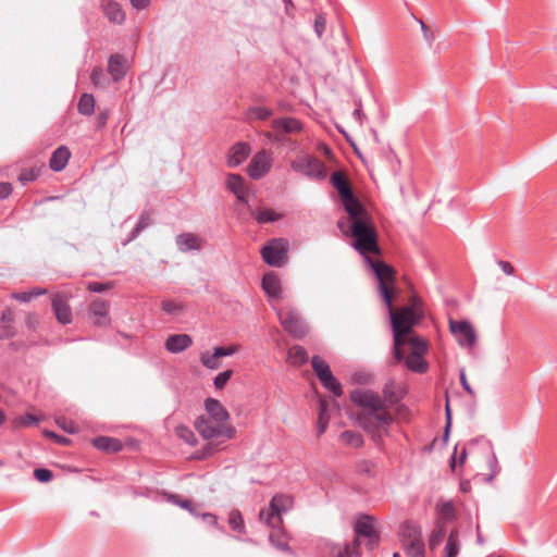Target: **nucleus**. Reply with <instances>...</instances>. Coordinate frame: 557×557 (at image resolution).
I'll use <instances>...</instances> for the list:
<instances>
[{
  "mask_svg": "<svg viewBox=\"0 0 557 557\" xmlns=\"http://www.w3.org/2000/svg\"><path fill=\"white\" fill-rule=\"evenodd\" d=\"M339 440L344 445L352 448H360L364 444V440L361 433L352 430H346L342 432Z\"/></svg>",
  "mask_w": 557,
  "mask_h": 557,
  "instance_id": "obj_32",
  "label": "nucleus"
},
{
  "mask_svg": "<svg viewBox=\"0 0 557 557\" xmlns=\"http://www.w3.org/2000/svg\"><path fill=\"white\" fill-rule=\"evenodd\" d=\"M366 261L371 265L377 282L381 296L386 306H391L394 297V289L391 286L394 282V269L383 261H374L369 256L364 258Z\"/></svg>",
  "mask_w": 557,
  "mask_h": 557,
  "instance_id": "obj_5",
  "label": "nucleus"
},
{
  "mask_svg": "<svg viewBox=\"0 0 557 557\" xmlns=\"http://www.w3.org/2000/svg\"><path fill=\"white\" fill-rule=\"evenodd\" d=\"M269 540L273 546H275L280 550H288V542L286 540V534L284 530L282 529V525L271 530Z\"/></svg>",
  "mask_w": 557,
  "mask_h": 557,
  "instance_id": "obj_35",
  "label": "nucleus"
},
{
  "mask_svg": "<svg viewBox=\"0 0 557 557\" xmlns=\"http://www.w3.org/2000/svg\"><path fill=\"white\" fill-rule=\"evenodd\" d=\"M113 287V283H101V282H89L87 285V289L92 293H102L111 289Z\"/></svg>",
  "mask_w": 557,
  "mask_h": 557,
  "instance_id": "obj_61",
  "label": "nucleus"
},
{
  "mask_svg": "<svg viewBox=\"0 0 557 557\" xmlns=\"http://www.w3.org/2000/svg\"><path fill=\"white\" fill-rule=\"evenodd\" d=\"M150 222H151L150 213L147 211L141 212L136 226L133 228V231L129 234L128 240L135 239L146 227L149 226Z\"/></svg>",
  "mask_w": 557,
  "mask_h": 557,
  "instance_id": "obj_45",
  "label": "nucleus"
},
{
  "mask_svg": "<svg viewBox=\"0 0 557 557\" xmlns=\"http://www.w3.org/2000/svg\"><path fill=\"white\" fill-rule=\"evenodd\" d=\"M259 519L264 522L271 530H274L283 524L282 515L277 512V509L271 508V505L267 508H262L259 512Z\"/></svg>",
  "mask_w": 557,
  "mask_h": 557,
  "instance_id": "obj_29",
  "label": "nucleus"
},
{
  "mask_svg": "<svg viewBox=\"0 0 557 557\" xmlns=\"http://www.w3.org/2000/svg\"><path fill=\"white\" fill-rule=\"evenodd\" d=\"M260 252L267 264L281 268L287 259L288 240L285 238H272L262 247Z\"/></svg>",
  "mask_w": 557,
  "mask_h": 557,
  "instance_id": "obj_8",
  "label": "nucleus"
},
{
  "mask_svg": "<svg viewBox=\"0 0 557 557\" xmlns=\"http://www.w3.org/2000/svg\"><path fill=\"white\" fill-rule=\"evenodd\" d=\"M394 385L393 383L385 384L383 388V395L385 400H387L391 405H394L399 401V398L396 396V394L393 391Z\"/></svg>",
  "mask_w": 557,
  "mask_h": 557,
  "instance_id": "obj_62",
  "label": "nucleus"
},
{
  "mask_svg": "<svg viewBox=\"0 0 557 557\" xmlns=\"http://www.w3.org/2000/svg\"><path fill=\"white\" fill-rule=\"evenodd\" d=\"M205 240L194 233H182L176 237V245L180 251L200 250Z\"/></svg>",
  "mask_w": 557,
  "mask_h": 557,
  "instance_id": "obj_18",
  "label": "nucleus"
},
{
  "mask_svg": "<svg viewBox=\"0 0 557 557\" xmlns=\"http://www.w3.org/2000/svg\"><path fill=\"white\" fill-rule=\"evenodd\" d=\"M446 522L443 519H436L434 528L429 537V547L434 550L443 542L446 535Z\"/></svg>",
  "mask_w": 557,
  "mask_h": 557,
  "instance_id": "obj_30",
  "label": "nucleus"
},
{
  "mask_svg": "<svg viewBox=\"0 0 557 557\" xmlns=\"http://www.w3.org/2000/svg\"><path fill=\"white\" fill-rule=\"evenodd\" d=\"M195 429L205 440L219 437L233 438L236 433L234 426L216 423L215 421L213 422L211 419L203 416L195 421Z\"/></svg>",
  "mask_w": 557,
  "mask_h": 557,
  "instance_id": "obj_7",
  "label": "nucleus"
},
{
  "mask_svg": "<svg viewBox=\"0 0 557 557\" xmlns=\"http://www.w3.org/2000/svg\"><path fill=\"white\" fill-rule=\"evenodd\" d=\"M219 450L220 447L218 444L207 443L201 449L194 453L193 458L197 460H203L213 456Z\"/></svg>",
  "mask_w": 557,
  "mask_h": 557,
  "instance_id": "obj_49",
  "label": "nucleus"
},
{
  "mask_svg": "<svg viewBox=\"0 0 557 557\" xmlns=\"http://www.w3.org/2000/svg\"><path fill=\"white\" fill-rule=\"evenodd\" d=\"M399 362H404L408 370L423 374L428 371L429 364L424 359V356L419 354H409L408 356L404 355V359Z\"/></svg>",
  "mask_w": 557,
  "mask_h": 557,
  "instance_id": "obj_28",
  "label": "nucleus"
},
{
  "mask_svg": "<svg viewBox=\"0 0 557 557\" xmlns=\"http://www.w3.org/2000/svg\"><path fill=\"white\" fill-rule=\"evenodd\" d=\"M314 32L321 38L326 29V17L323 13H319L314 18Z\"/></svg>",
  "mask_w": 557,
  "mask_h": 557,
  "instance_id": "obj_56",
  "label": "nucleus"
},
{
  "mask_svg": "<svg viewBox=\"0 0 557 557\" xmlns=\"http://www.w3.org/2000/svg\"><path fill=\"white\" fill-rule=\"evenodd\" d=\"M262 289L269 297L278 298L282 294L281 281L274 272L262 276Z\"/></svg>",
  "mask_w": 557,
  "mask_h": 557,
  "instance_id": "obj_24",
  "label": "nucleus"
},
{
  "mask_svg": "<svg viewBox=\"0 0 557 557\" xmlns=\"http://www.w3.org/2000/svg\"><path fill=\"white\" fill-rule=\"evenodd\" d=\"M40 174V170L37 168H27L21 171L18 175V181L25 185L27 183L34 182L38 178Z\"/></svg>",
  "mask_w": 557,
  "mask_h": 557,
  "instance_id": "obj_51",
  "label": "nucleus"
},
{
  "mask_svg": "<svg viewBox=\"0 0 557 557\" xmlns=\"http://www.w3.org/2000/svg\"><path fill=\"white\" fill-rule=\"evenodd\" d=\"M288 360L293 366H304L308 361V354L300 345H295L288 350Z\"/></svg>",
  "mask_w": 557,
  "mask_h": 557,
  "instance_id": "obj_34",
  "label": "nucleus"
},
{
  "mask_svg": "<svg viewBox=\"0 0 557 557\" xmlns=\"http://www.w3.org/2000/svg\"><path fill=\"white\" fill-rule=\"evenodd\" d=\"M169 500H170L171 503H173V504H175V505H177V506H180V507L184 508V509H187L190 513L196 515V510H195V507H194V505H193L191 500H189V499H183V498H181V496H180V495H177V494H171V495L169 496Z\"/></svg>",
  "mask_w": 557,
  "mask_h": 557,
  "instance_id": "obj_53",
  "label": "nucleus"
},
{
  "mask_svg": "<svg viewBox=\"0 0 557 557\" xmlns=\"http://www.w3.org/2000/svg\"><path fill=\"white\" fill-rule=\"evenodd\" d=\"M403 548L408 557H425L424 541L406 544Z\"/></svg>",
  "mask_w": 557,
  "mask_h": 557,
  "instance_id": "obj_47",
  "label": "nucleus"
},
{
  "mask_svg": "<svg viewBox=\"0 0 557 557\" xmlns=\"http://www.w3.org/2000/svg\"><path fill=\"white\" fill-rule=\"evenodd\" d=\"M330 182L332 186L337 190L341 199L354 194L351 183L345 173L341 171L333 172Z\"/></svg>",
  "mask_w": 557,
  "mask_h": 557,
  "instance_id": "obj_21",
  "label": "nucleus"
},
{
  "mask_svg": "<svg viewBox=\"0 0 557 557\" xmlns=\"http://www.w3.org/2000/svg\"><path fill=\"white\" fill-rule=\"evenodd\" d=\"M100 10L103 16L112 24L122 25L126 20V13L115 0H101Z\"/></svg>",
  "mask_w": 557,
  "mask_h": 557,
  "instance_id": "obj_14",
  "label": "nucleus"
},
{
  "mask_svg": "<svg viewBox=\"0 0 557 557\" xmlns=\"http://www.w3.org/2000/svg\"><path fill=\"white\" fill-rule=\"evenodd\" d=\"M51 306L59 323L66 325L73 320L72 308L63 294H54L51 298Z\"/></svg>",
  "mask_w": 557,
  "mask_h": 557,
  "instance_id": "obj_13",
  "label": "nucleus"
},
{
  "mask_svg": "<svg viewBox=\"0 0 557 557\" xmlns=\"http://www.w3.org/2000/svg\"><path fill=\"white\" fill-rule=\"evenodd\" d=\"M411 347L410 354H419L421 356H424L428 351V343L425 339H423L420 336L416 335H407V344Z\"/></svg>",
  "mask_w": 557,
  "mask_h": 557,
  "instance_id": "obj_40",
  "label": "nucleus"
},
{
  "mask_svg": "<svg viewBox=\"0 0 557 557\" xmlns=\"http://www.w3.org/2000/svg\"><path fill=\"white\" fill-rule=\"evenodd\" d=\"M70 158V149L66 146H60L52 152L51 158L49 160V166L52 171L60 172L63 169H65Z\"/></svg>",
  "mask_w": 557,
  "mask_h": 557,
  "instance_id": "obj_22",
  "label": "nucleus"
},
{
  "mask_svg": "<svg viewBox=\"0 0 557 557\" xmlns=\"http://www.w3.org/2000/svg\"><path fill=\"white\" fill-rule=\"evenodd\" d=\"M271 152L262 149L257 152L247 166V174L252 180H260L269 173L272 166Z\"/></svg>",
  "mask_w": 557,
  "mask_h": 557,
  "instance_id": "obj_10",
  "label": "nucleus"
},
{
  "mask_svg": "<svg viewBox=\"0 0 557 557\" xmlns=\"http://www.w3.org/2000/svg\"><path fill=\"white\" fill-rule=\"evenodd\" d=\"M460 547L459 531L457 529H453L448 534L445 545V557H457L460 552Z\"/></svg>",
  "mask_w": 557,
  "mask_h": 557,
  "instance_id": "obj_33",
  "label": "nucleus"
},
{
  "mask_svg": "<svg viewBox=\"0 0 557 557\" xmlns=\"http://www.w3.org/2000/svg\"><path fill=\"white\" fill-rule=\"evenodd\" d=\"M39 422V418L33 413H25L16 419V423L21 426H30Z\"/></svg>",
  "mask_w": 557,
  "mask_h": 557,
  "instance_id": "obj_60",
  "label": "nucleus"
},
{
  "mask_svg": "<svg viewBox=\"0 0 557 557\" xmlns=\"http://www.w3.org/2000/svg\"><path fill=\"white\" fill-rule=\"evenodd\" d=\"M289 502V497L285 495H274L270 502L271 508L277 509V512L282 515L286 511V505Z\"/></svg>",
  "mask_w": 557,
  "mask_h": 557,
  "instance_id": "obj_52",
  "label": "nucleus"
},
{
  "mask_svg": "<svg viewBox=\"0 0 557 557\" xmlns=\"http://www.w3.org/2000/svg\"><path fill=\"white\" fill-rule=\"evenodd\" d=\"M34 476L41 483H47L52 480L53 473L47 468H37L34 470Z\"/></svg>",
  "mask_w": 557,
  "mask_h": 557,
  "instance_id": "obj_59",
  "label": "nucleus"
},
{
  "mask_svg": "<svg viewBox=\"0 0 557 557\" xmlns=\"http://www.w3.org/2000/svg\"><path fill=\"white\" fill-rule=\"evenodd\" d=\"M88 315L96 326L109 325V304L100 298L92 300L88 306Z\"/></svg>",
  "mask_w": 557,
  "mask_h": 557,
  "instance_id": "obj_11",
  "label": "nucleus"
},
{
  "mask_svg": "<svg viewBox=\"0 0 557 557\" xmlns=\"http://www.w3.org/2000/svg\"><path fill=\"white\" fill-rule=\"evenodd\" d=\"M450 332L455 335L460 336L459 343L462 346H473L476 342V335L474 329L468 321H455L449 322Z\"/></svg>",
  "mask_w": 557,
  "mask_h": 557,
  "instance_id": "obj_12",
  "label": "nucleus"
},
{
  "mask_svg": "<svg viewBox=\"0 0 557 557\" xmlns=\"http://www.w3.org/2000/svg\"><path fill=\"white\" fill-rule=\"evenodd\" d=\"M77 110L81 114L89 116L95 111V98L91 94H83L77 103Z\"/></svg>",
  "mask_w": 557,
  "mask_h": 557,
  "instance_id": "obj_38",
  "label": "nucleus"
},
{
  "mask_svg": "<svg viewBox=\"0 0 557 557\" xmlns=\"http://www.w3.org/2000/svg\"><path fill=\"white\" fill-rule=\"evenodd\" d=\"M48 290L42 287H34L29 290L17 292L12 294V298L21 302H29L32 299L46 295Z\"/></svg>",
  "mask_w": 557,
  "mask_h": 557,
  "instance_id": "obj_39",
  "label": "nucleus"
},
{
  "mask_svg": "<svg viewBox=\"0 0 557 557\" xmlns=\"http://www.w3.org/2000/svg\"><path fill=\"white\" fill-rule=\"evenodd\" d=\"M175 434L177 435L178 438H181L190 446H195L197 444V437L194 431L185 424L177 425L175 428Z\"/></svg>",
  "mask_w": 557,
  "mask_h": 557,
  "instance_id": "obj_42",
  "label": "nucleus"
},
{
  "mask_svg": "<svg viewBox=\"0 0 557 557\" xmlns=\"http://www.w3.org/2000/svg\"><path fill=\"white\" fill-rule=\"evenodd\" d=\"M356 537L352 542L354 553L360 556L359 546L361 539H364L366 546L369 550L375 549L380 544V534L374 528V519L371 516L364 515L359 518L354 524Z\"/></svg>",
  "mask_w": 557,
  "mask_h": 557,
  "instance_id": "obj_4",
  "label": "nucleus"
},
{
  "mask_svg": "<svg viewBox=\"0 0 557 557\" xmlns=\"http://www.w3.org/2000/svg\"><path fill=\"white\" fill-rule=\"evenodd\" d=\"M349 398L354 405L363 410L358 416V422L364 430L386 429L392 423V414L377 393L371 389L356 388L350 393Z\"/></svg>",
  "mask_w": 557,
  "mask_h": 557,
  "instance_id": "obj_1",
  "label": "nucleus"
},
{
  "mask_svg": "<svg viewBox=\"0 0 557 557\" xmlns=\"http://www.w3.org/2000/svg\"><path fill=\"white\" fill-rule=\"evenodd\" d=\"M91 443L95 448L106 453H117L123 448L120 440L110 436H97Z\"/></svg>",
  "mask_w": 557,
  "mask_h": 557,
  "instance_id": "obj_27",
  "label": "nucleus"
},
{
  "mask_svg": "<svg viewBox=\"0 0 557 557\" xmlns=\"http://www.w3.org/2000/svg\"><path fill=\"white\" fill-rule=\"evenodd\" d=\"M161 308L168 314H175L184 309L182 302H177L171 299L163 300L161 302Z\"/></svg>",
  "mask_w": 557,
  "mask_h": 557,
  "instance_id": "obj_54",
  "label": "nucleus"
},
{
  "mask_svg": "<svg viewBox=\"0 0 557 557\" xmlns=\"http://www.w3.org/2000/svg\"><path fill=\"white\" fill-rule=\"evenodd\" d=\"M108 72L114 82H119L126 75V66L124 57L121 54H112L108 61Z\"/></svg>",
  "mask_w": 557,
  "mask_h": 557,
  "instance_id": "obj_25",
  "label": "nucleus"
},
{
  "mask_svg": "<svg viewBox=\"0 0 557 557\" xmlns=\"http://www.w3.org/2000/svg\"><path fill=\"white\" fill-rule=\"evenodd\" d=\"M277 318L283 330L293 338L301 339L309 332L308 325L300 313L292 307L277 310Z\"/></svg>",
  "mask_w": 557,
  "mask_h": 557,
  "instance_id": "obj_6",
  "label": "nucleus"
},
{
  "mask_svg": "<svg viewBox=\"0 0 557 557\" xmlns=\"http://www.w3.org/2000/svg\"><path fill=\"white\" fill-rule=\"evenodd\" d=\"M272 128L283 131L285 134H294L302 129V124L295 117H278L273 120Z\"/></svg>",
  "mask_w": 557,
  "mask_h": 557,
  "instance_id": "obj_26",
  "label": "nucleus"
},
{
  "mask_svg": "<svg viewBox=\"0 0 557 557\" xmlns=\"http://www.w3.org/2000/svg\"><path fill=\"white\" fill-rule=\"evenodd\" d=\"M226 186L228 190L234 195L242 194L243 191L247 190L244 177L235 173L227 175Z\"/></svg>",
  "mask_w": 557,
  "mask_h": 557,
  "instance_id": "obj_36",
  "label": "nucleus"
},
{
  "mask_svg": "<svg viewBox=\"0 0 557 557\" xmlns=\"http://www.w3.org/2000/svg\"><path fill=\"white\" fill-rule=\"evenodd\" d=\"M387 308L394 333V358L396 361H400L404 359L403 348L407 344V335H410L412 333V327L419 324L422 318V312L416 300L410 305L403 306L397 309L393 307L392 301L391 306H387Z\"/></svg>",
  "mask_w": 557,
  "mask_h": 557,
  "instance_id": "obj_2",
  "label": "nucleus"
},
{
  "mask_svg": "<svg viewBox=\"0 0 557 557\" xmlns=\"http://www.w3.org/2000/svg\"><path fill=\"white\" fill-rule=\"evenodd\" d=\"M273 115V110L267 107H251L248 110V117L259 121H267Z\"/></svg>",
  "mask_w": 557,
  "mask_h": 557,
  "instance_id": "obj_46",
  "label": "nucleus"
},
{
  "mask_svg": "<svg viewBox=\"0 0 557 557\" xmlns=\"http://www.w3.org/2000/svg\"><path fill=\"white\" fill-rule=\"evenodd\" d=\"M320 554L322 557H351L356 556L354 553V547L350 548L348 543L345 544H336L331 542H325L320 545Z\"/></svg>",
  "mask_w": 557,
  "mask_h": 557,
  "instance_id": "obj_17",
  "label": "nucleus"
},
{
  "mask_svg": "<svg viewBox=\"0 0 557 557\" xmlns=\"http://www.w3.org/2000/svg\"><path fill=\"white\" fill-rule=\"evenodd\" d=\"M399 537L403 546L423 541L422 529L416 521L406 520L400 525Z\"/></svg>",
  "mask_w": 557,
  "mask_h": 557,
  "instance_id": "obj_16",
  "label": "nucleus"
},
{
  "mask_svg": "<svg viewBox=\"0 0 557 557\" xmlns=\"http://www.w3.org/2000/svg\"><path fill=\"white\" fill-rule=\"evenodd\" d=\"M250 214L256 219L259 224H265L278 221L282 215L276 213L273 209L270 208H259L256 211L249 207Z\"/></svg>",
  "mask_w": 557,
  "mask_h": 557,
  "instance_id": "obj_31",
  "label": "nucleus"
},
{
  "mask_svg": "<svg viewBox=\"0 0 557 557\" xmlns=\"http://www.w3.org/2000/svg\"><path fill=\"white\" fill-rule=\"evenodd\" d=\"M436 509L438 513L436 519H443L446 523L455 519V507L451 502H444L437 505Z\"/></svg>",
  "mask_w": 557,
  "mask_h": 557,
  "instance_id": "obj_44",
  "label": "nucleus"
},
{
  "mask_svg": "<svg viewBox=\"0 0 557 557\" xmlns=\"http://www.w3.org/2000/svg\"><path fill=\"white\" fill-rule=\"evenodd\" d=\"M228 524L232 530L242 533L245 529V523L242 513L238 510L231 511L228 516Z\"/></svg>",
  "mask_w": 557,
  "mask_h": 557,
  "instance_id": "obj_50",
  "label": "nucleus"
},
{
  "mask_svg": "<svg viewBox=\"0 0 557 557\" xmlns=\"http://www.w3.org/2000/svg\"><path fill=\"white\" fill-rule=\"evenodd\" d=\"M205 408L208 414L216 422L223 423L230 418L227 410L223 407V405L214 399L207 398L205 401Z\"/></svg>",
  "mask_w": 557,
  "mask_h": 557,
  "instance_id": "obj_23",
  "label": "nucleus"
},
{
  "mask_svg": "<svg viewBox=\"0 0 557 557\" xmlns=\"http://www.w3.org/2000/svg\"><path fill=\"white\" fill-rule=\"evenodd\" d=\"M108 119H109V111L108 110H104V111H100L97 116H96V125H97V128H102L106 126L107 122H108Z\"/></svg>",
  "mask_w": 557,
  "mask_h": 557,
  "instance_id": "obj_64",
  "label": "nucleus"
},
{
  "mask_svg": "<svg viewBox=\"0 0 557 557\" xmlns=\"http://www.w3.org/2000/svg\"><path fill=\"white\" fill-rule=\"evenodd\" d=\"M15 335V329L13 325L2 324L0 327V338H11Z\"/></svg>",
  "mask_w": 557,
  "mask_h": 557,
  "instance_id": "obj_63",
  "label": "nucleus"
},
{
  "mask_svg": "<svg viewBox=\"0 0 557 557\" xmlns=\"http://www.w3.org/2000/svg\"><path fill=\"white\" fill-rule=\"evenodd\" d=\"M311 367L320 381L332 374L330 366L320 356L312 357Z\"/></svg>",
  "mask_w": 557,
  "mask_h": 557,
  "instance_id": "obj_37",
  "label": "nucleus"
},
{
  "mask_svg": "<svg viewBox=\"0 0 557 557\" xmlns=\"http://www.w3.org/2000/svg\"><path fill=\"white\" fill-rule=\"evenodd\" d=\"M349 235L354 238L352 247L364 258L381 253L377 231L371 216L350 223Z\"/></svg>",
  "mask_w": 557,
  "mask_h": 557,
  "instance_id": "obj_3",
  "label": "nucleus"
},
{
  "mask_svg": "<svg viewBox=\"0 0 557 557\" xmlns=\"http://www.w3.org/2000/svg\"><path fill=\"white\" fill-rule=\"evenodd\" d=\"M233 375V371L232 370H225L221 373H219L215 377H214V381H213V384H214V387L216 389H222L224 388V386L227 384V382L230 381V379L232 377Z\"/></svg>",
  "mask_w": 557,
  "mask_h": 557,
  "instance_id": "obj_55",
  "label": "nucleus"
},
{
  "mask_svg": "<svg viewBox=\"0 0 557 557\" xmlns=\"http://www.w3.org/2000/svg\"><path fill=\"white\" fill-rule=\"evenodd\" d=\"M341 201H342V205H343L345 211L348 214L350 223H352L354 221L363 220V219L370 216L369 212L363 207V205L360 202V200L355 196V194H351V195L341 199Z\"/></svg>",
  "mask_w": 557,
  "mask_h": 557,
  "instance_id": "obj_15",
  "label": "nucleus"
},
{
  "mask_svg": "<svg viewBox=\"0 0 557 557\" xmlns=\"http://www.w3.org/2000/svg\"><path fill=\"white\" fill-rule=\"evenodd\" d=\"M322 386L330 391L335 397L343 395V388L338 380L332 374L320 381Z\"/></svg>",
  "mask_w": 557,
  "mask_h": 557,
  "instance_id": "obj_43",
  "label": "nucleus"
},
{
  "mask_svg": "<svg viewBox=\"0 0 557 557\" xmlns=\"http://www.w3.org/2000/svg\"><path fill=\"white\" fill-rule=\"evenodd\" d=\"M327 404L324 399H320L319 403V417H318V436H321L325 433L329 425V416H327Z\"/></svg>",
  "mask_w": 557,
  "mask_h": 557,
  "instance_id": "obj_41",
  "label": "nucleus"
},
{
  "mask_svg": "<svg viewBox=\"0 0 557 557\" xmlns=\"http://www.w3.org/2000/svg\"><path fill=\"white\" fill-rule=\"evenodd\" d=\"M214 349H215V356H220L222 358V357L232 356V355L238 352L240 349V346L234 344V345H230V346H218Z\"/></svg>",
  "mask_w": 557,
  "mask_h": 557,
  "instance_id": "obj_57",
  "label": "nucleus"
},
{
  "mask_svg": "<svg viewBox=\"0 0 557 557\" xmlns=\"http://www.w3.org/2000/svg\"><path fill=\"white\" fill-rule=\"evenodd\" d=\"M57 423L62 430H64L69 434H74L78 432V425L72 420H67L66 418H60L57 420Z\"/></svg>",
  "mask_w": 557,
  "mask_h": 557,
  "instance_id": "obj_58",
  "label": "nucleus"
},
{
  "mask_svg": "<svg viewBox=\"0 0 557 557\" xmlns=\"http://www.w3.org/2000/svg\"><path fill=\"white\" fill-rule=\"evenodd\" d=\"M250 145L248 143L239 141L232 146L228 154L227 163L230 166H238L250 154Z\"/></svg>",
  "mask_w": 557,
  "mask_h": 557,
  "instance_id": "obj_20",
  "label": "nucleus"
},
{
  "mask_svg": "<svg viewBox=\"0 0 557 557\" xmlns=\"http://www.w3.org/2000/svg\"><path fill=\"white\" fill-rule=\"evenodd\" d=\"M193 345V338L188 334H173L165 341V349L172 354H180Z\"/></svg>",
  "mask_w": 557,
  "mask_h": 557,
  "instance_id": "obj_19",
  "label": "nucleus"
},
{
  "mask_svg": "<svg viewBox=\"0 0 557 557\" xmlns=\"http://www.w3.org/2000/svg\"><path fill=\"white\" fill-rule=\"evenodd\" d=\"M292 169L312 180H324L326 177V168L324 163L313 156L297 158L292 162Z\"/></svg>",
  "mask_w": 557,
  "mask_h": 557,
  "instance_id": "obj_9",
  "label": "nucleus"
},
{
  "mask_svg": "<svg viewBox=\"0 0 557 557\" xmlns=\"http://www.w3.org/2000/svg\"><path fill=\"white\" fill-rule=\"evenodd\" d=\"M220 356H215V349L211 354L210 351H203L200 355L201 363L210 370H215L220 367Z\"/></svg>",
  "mask_w": 557,
  "mask_h": 557,
  "instance_id": "obj_48",
  "label": "nucleus"
}]
</instances>
